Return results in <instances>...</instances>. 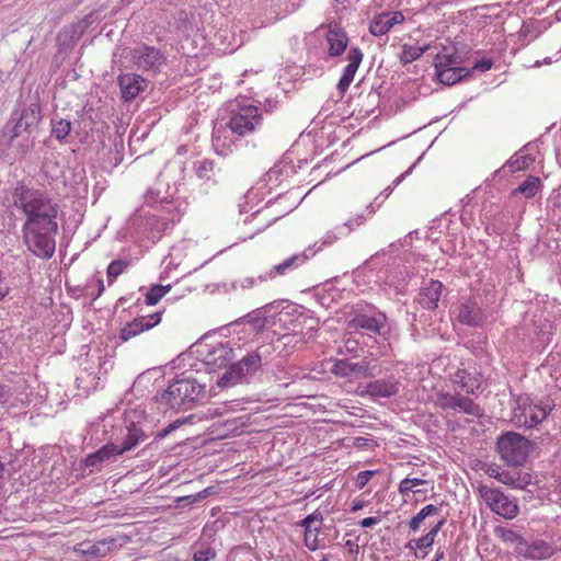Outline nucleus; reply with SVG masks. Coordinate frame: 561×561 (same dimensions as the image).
Segmentation results:
<instances>
[{
  "label": "nucleus",
  "mask_w": 561,
  "mask_h": 561,
  "mask_svg": "<svg viewBox=\"0 0 561 561\" xmlns=\"http://www.w3.org/2000/svg\"><path fill=\"white\" fill-rule=\"evenodd\" d=\"M9 202L24 217L22 237L27 250L37 257L50 259L58 231V203L47 191L24 181H18L10 190Z\"/></svg>",
  "instance_id": "nucleus-1"
},
{
  "label": "nucleus",
  "mask_w": 561,
  "mask_h": 561,
  "mask_svg": "<svg viewBox=\"0 0 561 561\" xmlns=\"http://www.w3.org/2000/svg\"><path fill=\"white\" fill-rule=\"evenodd\" d=\"M206 398V386L193 378L175 379L154 396L162 411H188Z\"/></svg>",
  "instance_id": "nucleus-2"
},
{
  "label": "nucleus",
  "mask_w": 561,
  "mask_h": 561,
  "mask_svg": "<svg viewBox=\"0 0 561 561\" xmlns=\"http://www.w3.org/2000/svg\"><path fill=\"white\" fill-rule=\"evenodd\" d=\"M271 355L270 345H261L254 351L249 352L237 363H233L217 380L220 389L232 388L238 385H245L262 371L263 362Z\"/></svg>",
  "instance_id": "nucleus-3"
},
{
  "label": "nucleus",
  "mask_w": 561,
  "mask_h": 561,
  "mask_svg": "<svg viewBox=\"0 0 561 561\" xmlns=\"http://www.w3.org/2000/svg\"><path fill=\"white\" fill-rule=\"evenodd\" d=\"M271 355L270 345H261L254 351L249 352L237 363H233L217 380L220 389L232 388L238 385H245L262 371L263 362Z\"/></svg>",
  "instance_id": "nucleus-4"
},
{
  "label": "nucleus",
  "mask_w": 561,
  "mask_h": 561,
  "mask_svg": "<svg viewBox=\"0 0 561 561\" xmlns=\"http://www.w3.org/2000/svg\"><path fill=\"white\" fill-rule=\"evenodd\" d=\"M496 448L508 466L520 467L528 458L531 443L518 433L507 432L497 438Z\"/></svg>",
  "instance_id": "nucleus-5"
},
{
  "label": "nucleus",
  "mask_w": 561,
  "mask_h": 561,
  "mask_svg": "<svg viewBox=\"0 0 561 561\" xmlns=\"http://www.w3.org/2000/svg\"><path fill=\"white\" fill-rule=\"evenodd\" d=\"M261 125L262 115L260 110L254 105H247L231 114L229 121L226 123V128H228L232 135L242 137L254 131Z\"/></svg>",
  "instance_id": "nucleus-6"
},
{
  "label": "nucleus",
  "mask_w": 561,
  "mask_h": 561,
  "mask_svg": "<svg viewBox=\"0 0 561 561\" xmlns=\"http://www.w3.org/2000/svg\"><path fill=\"white\" fill-rule=\"evenodd\" d=\"M41 119L42 112L38 103H31L23 107L16 119L11 117L7 123V127L12 124L9 136L10 145H12L13 140L22 136L24 133L32 134L37 128Z\"/></svg>",
  "instance_id": "nucleus-7"
},
{
  "label": "nucleus",
  "mask_w": 561,
  "mask_h": 561,
  "mask_svg": "<svg viewBox=\"0 0 561 561\" xmlns=\"http://www.w3.org/2000/svg\"><path fill=\"white\" fill-rule=\"evenodd\" d=\"M551 410V407L545 408L527 402L518 403L514 409L512 421L519 427L531 428L541 423Z\"/></svg>",
  "instance_id": "nucleus-8"
},
{
  "label": "nucleus",
  "mask_w": 561,
  "mask_h": 561,
  "mask_svg": "<svg viewBox=\"0 0 561 561\" xmlns=\"http://www.w3.org/2000/svg\"><path fill=\"white\" fill-rule=\"evenodd\" d=\"M201 351L204 364L210 369L227 367L234 358V353L229 343L218 342L214 345L206 344Z\"/></svg>",
  "instance_id": "nucleus-9"
},
{
  "label": "nucleus",
  "mask_w": 561,
  "mask_h": 561,
  "mask_svg": "<svg viewBox=\"0 0 561 561\" xmlns=\"http://www.w3.org/2000/svg\"><path fill=\"white\" fill-rule=\"evenodd\" d=\"M488 506L497 515L512 519L518 514L517 500L506 493H481Z\"/></svg>",
  "instance_id": "nucleus-10"
},
{
  "label": "nucleus",
  "mask_w": 561,
  "mask_h": 561,
  "mask_svg": "<svg viewBox=\"0 0 561 561\" xmlns=\"http://www.w3.org/2000/svg\"><path fill=\"white\" fill-rule=\"evenodd\" d=\"M332 371L343 378L360 379L375 377L374 369L369 367V363L365 359L353 362L348 358L337 360Z\"/></svg>",
  "instance_id": "nucleus-11"
},
{
  "label": "nucleus",
  "mask_w": 561,
  "mask_h": 561,
  "mask_svg": "<svg viewBox=\"0 0 561 561\" xmlns=\"http://www.w3.org/2000/svg\"><path fill=\"white\" fill-rule=\"evenodd\" d=\"M131 56L136 66L147 71H157L165 61L159 49L148 45L134 48Z\"/></svg>",
  "instance_id": "nucleus-12"
},
{
  "label": "nucleus",
  "mask_w": 561,
  "mask_h": 561,
  "mask_svg": "<svg viewBox=\"0 0 561 561\" xmlns=\"http://www.w3.org/2000/svg\"><path fill=\"white\" fill-rule=\"evenodd\" d=\"M439 407L444 410H460L466 414L479 416L480 407L471 399L460 394H451L448 392H440L437 397Z\"/></svg>",
  "instance_id": "nucleus-13"
},
{
  "label": "nucleus",
  "mask_w": 561,
  "mask_h": 561,
  "mask_svg": "<svg viewBox=\"0 0 561 561\" xmlns=\"http://www.w3.org/2000/svg\"><path fill=\"white\" fill-rule=\"evenodd\" d=\"M117 83L121 89L122 99L125 102L135 100L148 87V81L136 73L119 75Z\"/></svg>",
  "instance_id": "nucleus-14"
},
{
  "label": "nucleus",
  "mask_w": 561,
  "mask_h": 561,
  "mask_svg": "<svg viewBox=\"0 0 561 561\" xmlns=\"http://www.w3.org/2000/svg\"><path fill=\"white\" fill-rule=\"evenodd\" d=\"M348 327L352 329H363L375 334H380L386 327V316L381 312L369 316L362 311H357L350 321Z\"/></svg>",
  "instance_id": "nucleus-15"
},
{
  "label": "nucleus",
  "mask_w": 561,
  "mask_h": 561,
  "mask_svg": "<svg viewBox=\"0 0 561 561\" xmlns=\"http://www.w3.org/2000/svg\"><path fill=\"white\" fill-rule=\"evenodd\" d=\"M348 65L337 83V90L343 95L354 80L355 73L363 60V53L358 47H352L347 54Z\"/></svg>",
  "instance_id": "nucleus-16"
},
{
  "label": "nucleus",
  "mask_w": 561,
  "mask_h": 561,
  "mask_svg": "<svg viewBox=\"0 0 561 561\" xmlns=\"http://www.w3.org/2000/svg\"><path fill=\"white\" fill-rule=\"evenodd\" d=\"M399 381L394 377H390L366 383L363 392L371 397L391 398L399 393Z\"/></svg>",
  "instance_id": "nucleus-17"
},
{
  "label": "nucleus",
  "mask_w": 561,
  "mask_h": 561,
  "mask_svg": "<svg viewBox=\"0 0 561 561\" xmlns=\"http://www.w3.org/2000/svg\"><path fill=\"white\" fill-rule=\"evenodd\" d=\"M149 439V435L140 427L139 425L131 423L127 427V433L125 437L123 438V442L121 445L116 444V450L118 456L129 451L140 444L147 442Z\"/></svg>",
  "instance_id": "nucleus-18"
},
{
  "label": "nucleus",
  "mask_w": 561,
  "mask_h": 561,
  "mask_svg": "<svg viewBox=\"0 0 561 561\" xmlns=\"http://www.w3.org/2000/svg\"><path fill=\"white\" fill-rule=\"evenodd\" d=\"M327 41L329 43V55L332 57L342 55L348 44L346 33L336 23L329 24Z\"/></svg>",
  "instance_id": "nucleus-19"
},
{
  "label": "nucleus",
  "mask_w": 561,
  "mask_h": 561,
  "mask_svg": "<svg viewBox=\"0 0 561 561\" xmlns=\"http://www.w3.org/2000/svg\"><path fill=\"white\" fill-rule=\"evenodd\" d=\"M118 456L116 450V444L108 443L101 447L95 453L89 454L84 460L83 465L85 468H91V472L94 468H100L103 463H110Z\"/></svg>",
  "instance_id": "nucleus-20"
},
{
  "label": "nucleus",
  "mask_w": 561,
  "mask_h": 561,
  "mask_svg": "<svg viewBox=\"0 0 561 561\" xmlns=\"http://www.w3.org/2000/svg\"><path fill=\"white\" fill-rule=\"evenodd\" d=\"M443 284L438 280H430L419 293L417 301L424 308L433 310L437 307L442 295Z\"/></svg>",
  "instance_id": "nucleus-21"
},
{
  "label": "nucleus",
  "mask_w": 561,
  "mask_h": 561,
  "mask_svg": "<svg viewBox=\"0 0 561 561\" xmlns=\"http://www.w3.org/2000/svg\"><path fill=\"white\" fill-rule=\"evenodd\" d=\"M307 260H308V256L305 253L291 255L290 257L286 259L284 262L279 263L277 265H274L266 274L260 275L257 277V279L261 282H264L267 278L275 277L276 275H285L286 273L298 268Z\"/></svg>",
  "instance_id": "nucleus-22"
},
{
  "label": "nucleus",
  "mask_w": 561,
  "mask_h": 561,
  "mask_svg": "<svg viewBox=\"0 0 561 561\" xmlns=\"http://www.w3.org/2000/svg\"><path fill=\"white\" fill-rule=\"evenodd\" d=\"M404 16L401 12L383 13L374 19L369 25V31L375 36L386 34L392 26L403 22Z\"/></svg>",
  "instance_id": "nucleus-23"
},
{
  "label": "nucleus",
  "mask_w": 561,
  "mask_h": 561,
  "mask_svg": "<svg viewBox=\"0 0 561 561\" xmlns=\"http://www.w3.org/2000/svg\"><path fill=\"white\" fill-rule=\"evenodd\" d=\"M321 522V516L316 514H310L302 520V526L305 527V545L311 551L319 548L318 534Z\"/></svg>",
  "instance_id": "nucleus-24"
},
{
  "label": "nucleus",
  "mask_w": 561,
  "mask_h": 561,
  "mask_svg": "<svg viewBox=\"0 0 561 561\" xmlns=\"http://www.w3.org/2000/svg\"><path fill=\"white\" fill-rule=\"evenodd\" d=\"M458 320L462 324L478 327L484 320L482 309L474 301H467L459 307Z\"/></svg>",
  "instance_id": "nucleus-25"
},
{
  "label": "nucleus",
  "mask_w": 561,
  "mask_h": 561,
  "mask_svg": "<svg viewBox=\"0 0 561 561\" xmlns=\"http://www.w3.org/2000/svg\"><path fill=\"white\" fill-rule=\"evenodd\" d=\"M542 181L536 175H528L527 179L520 183L513 192L512 195H523L525 198H533L542 190Z\"/></svg>",
  "instance_id": "nucleus-26"
},
{
  "label": "nucleus",
  "mask_w": 561,
  "mask_h": 561,
  "mask_svg": "<svg viewBox=\"0 0 561 561\" xmlns=\"http://www.w3.org/2000/svg\"><path fill=\"white\" fill-rule=\"evenodd\" d=\"M554 554V549L547 541L536 539L530 542L528 560L541 561L551 558Z\"/></svg>",
  "instance_id": "nucleus-27"
},
{
  "label": "nucleus",
  "mask_w": 561,
  "mask_h": 561,
  "mask_svg": "<svg viewBox=\"0 0 561 561\" xmlns=\"http://www.w3.org/2000/svg\"><path fill=\"white\" fill-rule=\"evenodd\" d=\"M151 324L146 323L145 317L135 318L131 322H128L121 329L119 339L124 342L130 340L131 337L140 334L144 331L150 330Z\"/></svg>",
  "instance_id": "nucleus-28"
},
{
  "label": "nucleus",
  "mask_w": 561,
  "mask_h": 561,
  "mask_svg": "<svg viewBox=\"0 0 561 561\" xmlns=\"http://www.w3.org/2000/svg\"><path fill=\"white\" fill-rule=\"evenodd\" d=\"M437 78L439 82L446 85H453L467 76H469V71L466 68L453 67L436 70Z\"/></svg>",
  "instance_id": "nucleus-29"
},
{
  "label": "nucleus",
  "mask_w": 561,
  "mask_h": 561,
  "mask_svg": "<svg viewBox=\"0 0 561 561\" xmlns=\"http://www.w3.org/2000/svg\"><path fill=\"white\" fill-rule=\"evenodd\" d=\"M444 520H439L433 526V528L423 537L419 539H412L408 542L407 548L410 550H423L433 546L435 538L440 530Z\"/></svg>",
  "instance_id": "nucleus-30"
},
{
  "label": "nucleus",
  "mask_w": 561,
  "mask_h": 561,
  "mask_svg": "<svg viewBox=\"0 0 561 561\" xmlns=\"http://www.w3.org/2000/svg\"><path fill=\"white\" fill-rule=\"evenodd\" d=\"M114 539H105L94 543H80L81 551L93 558L104 557L114 545Z\"/></svg>",
  "instance_id": "nucleus-31"
},
{
  "label": "nucleus",
  "mask_w": 561,
  "mask_h": 561,
  "mask_svg": "<svg viewBox=\"0 0 561 561\" xmlns=\"http://www.w3.org/2000/svg\"><path fill=\"white\" fill-rule=\"evenodd\" d=\"M71 128L72 125L70 121L64 118L51 119V136L60 142H68V137L71 131Z\"/></svg>",
  "instance_id": "nucleus-32"
},
{
  "label": "nucleus",
  "mask_w": 561,
  "mask_h": 561,
  "mask_svg": "<svg viewBox=\"0 0 561 561\" xmlns=\"http://www.w3.org/2000/svg\"><path fill=\"white\" fill-rule=\"evenodd\" d=\"M195 174L202 179L209 181L216 175L215 162L209 159H203L194 162Z\"/></svg>",
  "instance_id": "nucleus-33"
},
{
  "label": "nucleus",
  "mask_w": 561,
  "mask_h": 561,
  "mask_svg": "<svg viewBox=\"0 0 561 561\" xmlns=\"http://www.w3.org/2000/svg\"><path fill=\"white\" fill-rule=\"evenodd\" d=\"M427 49H428V45H426L424 47L403 45L400 60L403 64H410V62L419 59Z\"/></svg>",
  "instance_id": "nucleus-34"
},
{
  "label": "nucleus",
  "mask_w": 561,
  "mask_h": 561,
  "mask_svg": "<svg viewBox=\"0 0 561 561\" xmlns=\"http://www.w3.org/2000/svg\"><path fill=\"white\" fill-rule=\"evenodd\" d=\"M494 534L495 536L502 540L503 542L505 543H510V545H515L519 538H520V535L517 534L515 530L513 529H508V528H505V527H496L494 529Z\"/></svg>",
  "instance_id": "nucleus-35"
},
{
  "label": "nucleus",
  "mask_w": 561,
  "mask_h": 561,
  "mask_svg": "<svg viewBox=\"0 0 561 561\" xmlns=\"http://www.w3.org/2000/svg\"><path fill=\"white\" fill-rule=\"evenodd\" d=\"M128 266V262L124 260H115L110 263L107 267L108 283L112 284L117 276H119L124 270Z\"/></svg>",
  "instance_id": "nucleus-36"
},
{
  "label": "nucleus",
  "mask_w": 561,
  "mask_h": 561,
  "mask_svg": "<svg viewBox=\"0 0 561 561\" xmlns=\"http://www.w3.org/2000/svg\"><path fill=\"white\" fill-rule=\"evenodd\" d=\"M217 557L215 548L209 545H202L194 554L193 561H211Z\"/></svg>",
  "instance_id": "nucleus-37"
},
{
  "label": "nucleus",
  "mask_w": 561,
  "mask_h": 561,
  "mask_svg": "<svg viewBox=\"0 0 561 561\" xmlns=\"http://www.w3.org/2000/svg\"><path fill=\"white\" fill-rule=\"evenodd\" d=\"M459 64V57L455 54H446V55H437L435 59V68L445 69L453 68L455 65Z\"/></svg>",
  "instance_id": "nucleus-38"
},
{
  "label": "nucleus",
  "mask_w": 561,
  "mask_h": 561,
  "mask_svg": "<svg viewBox=\"0 0 561 561\" xmlns=\"http://www.w3.org/2000/svg\"><path fill=\"white\" fill-rule=\"evenodd\" d=\"M247 322L250 323L256 331H262L266 327L267 319L261 313L260 309L247 314Z\"/></svg>",
  "instance_id": "nucleus-39"
},
{
  "label": "nucleus",
  "mask_w": 561,
  "mask_h": 561,
  "mask_svg": "<svg viewBox=\"0 0 561 561\" xmlns=\"http://www.w3.org/2000/svg\"><path fill=\"white\" fill-rule=\"evenodd\" d=\"M514 478V489L525 490L531 483V474L518 468Z\"/></svg>",
  "instance_id": "nucleus-40"
},
{
  "label": "nucleus",
  "mask_w": 561,
  "mask_h": 561,
  "mask_svg": "<svg viewBox=\"0 0 561 561\" xmlns=\"http://www.w3.org/2000/svg\"><path fill=\"white\" fill-rule=\"evenodd\" d=\"M163 297V290L153 285L146 295L145 301L148 306L157 305Z\"/></svg>",
  "instance_id": "nucleus-41"
},
{
  "label": "nucleus",
  "mask_w": 561,
  "mask_h": 561,
  "mask_svg": "<svg viewBox=\"0 0 561 561\" xmlns=\"http://www.w3.org/2000/svg\"><path fill=\"white\" fill-rule=\"evenodd\" d=\"M516 469L517 467H512L511 469H507V470H502L501 473H499V481L502 482L503 484H506L508 486H512L513 488V483H514V477L516 474Z\"/></svg>",
  "instance_id": "nucleus-42"
},
{
  "label": "nucleus",
  "mask_w": 561,
  "mask_h": 561,
  "mask_svg": "<svg viewBox=\"0 0 561 561\" xmlns=\"http://www.w3.org/2000/svg\"><path fill=\"white\" fill-rule=\"evenodd\" d=\"M530 542L520 536L519 540L514 545V551L518 557L527 559Z\"/></svg>",
  "instance_id": "nucleus-43"
},
{
  "label": "nucleus",
  "mask_w": 561,
  "mask_h": 561,
  "mask_svg": "<svg viewBox=\"0 0 561 561\" xmlns=\"http://www.w3.org/2000/svg\"><path fill=\"white\" fill-rule=\"evenodd\" d=\"M146 203L150 206L162 203L167 199L165 196H161L159 191H154L153 188H149L145 194Z\"/></svg>",
  "instance_id": "nucleus-44"
},
{
  "label": "nucleus",
  "mask_w": 561,
  "mask_h": 561,
  "mask_svg": "<svg viewBox=\"0 0 561 561\" xmlns=\"http://www.w3.org/2000/svg\"><path fill=\"white\" fill-rule=\"evenodd\" d=\"M375 474L376 471L370 470L359 472L355 480V486L357 489H363Z\"/></svg>",
  "instance_id": "nucleus-45"
},
{
  "label": "nucleus",
  "mask_w": 561,
  "mask_h": 561,
  "mask_svg": "<svg viewBox=\"0 0 561 561\" xmlns=\"http://www.w3.org/2000/svg\"><path fill=\"white\" fill-rule=\"evenodd\" d=\"M94 286L96 287V293L90 291L93 287L91 283L87 284V294L92 297L93 300L98 299L102 293L104 291V284L101 278H98L93 282Z\"/></svg>",
  "instance_id": "nucleus-46"
},
{
  "label": "nucleus",
  "mask_w": 561,
  "mask_h": 561,
  "mask_svg": "<svg viewBox=\"0 0 561 561\" xmlns=\"http://www.w3.org/2000/svg\"><path fill=\"white\" fill-rule=\"evenodd\" d=\"M208 493H197L196 495L190 494L186 496L179 497L176 500L178 507H183L184 505L192 504L196 502L198 499H205Z\"/></svg>",
  "instance_id": "nucleus-47"
},
{
  "label": "nucleus",
  "mask_w": 561,
  "mask_h": 561,
  "mask_svg": "<svg viewBox=\"0 0 561 561\" xmlns=\"http://www.w3.org/2000/svg\"><path fill=\"white\" fill-rule=\"evenodd\" d=\"M426 483L424 480L414 478V479H404L401 481L399 485V491H412L414 486Z\"/></svg>",
  "instance_id": "nucleus-48"
},
{
  "label": "nucleus",
  "mask_w": 561,
  "mask_h": 561,
  "mask_svg": "<svg viewBox=\"0 0 561 561\" xmlns=\"http://www.w3.org/2000/svg\"><path fill=\"white\" fill-rule=\"evenodd\" d=\"M528 158L525 156L518 157L515 160H508L507 164L511 168L512 172L518 171L527 167Z\"/></svg>",
  "instance_id": "nucleus-49"
},
{
  "label": "nucleus",
  "mask_w": 561,
  "mask_h": 561,
  "mask_svg": "<svg viewBox=\"0 0 561 561\" xmlns=\"http://www.w3.org/2000/svg\"><path fill=\"white\" fill-rule=\"evenodd\" d=\"M181 424H183L182 421H180V420L174 421L173 423L169 424L167 427H164L161 431H159L157 433V435H156V438L157 439H161V438L165 437L172 431L176 430Z\"/></svg>",
  "instance_id": "nucleus-50"
},
{
  "label": "nucleus",
  "mask_w": 561,
  "mask_h": 561,
  "mask_svg": "<svg viewBox=\"0 0 561 561\" xmlns=\"http://www.w3.org/2000/svg\"><path fill=\"white\" fill-rule=\"evenodd\" d=\"M12 396L11 388L7 385L0 383V404H7Z\"/></svg>",
  "instance_id": "nucleus-51"
},
{
  "label": "nucleus",
  "mask_w": 561,
  "mask_h": 561,
  "mask_svg": "<svg viewBox=\"0 0 561 561\" xmlns=\"http://www.w3.org/2000/svg\"><path fill=\"white\" fill-rule=\"evenodd\" d=\"M466 375H467V373L462 370V371H458L456 374V377L460 379L459 382H460V387L462 390H465L467 393H473L474 392L473 385H471V386L468 385V382L465 380Z\"/></svg>",
  "instance_id": "nucleus-52"
},
{
  "label": "nucleus",
  "mask_w": 561,
  "mask_h": 561,
  "mask_svg": "<svg viewBox=\"0 0 561 561\" xmlns=\"http://www.w3.org/2000/svg\"><path fill=\"white\" fill-rule=\"evenodd\" d=\"M493 66V62L491 59L482 58L481 60L477 61L472 69H478L481 71L490 70Z\"/></svg>",
  "instance_id": "nucleus-53"
},
{
  "label": "nucleus",
  "mask_w": 561,
  "mask_h": 561,
  "mask_svg": "<svg viewBox=\"0 0 561 561\" xmlns=\"http://www.w3.org/2000/svg\"><path fill=\"white\" fill-rule=\"evenodd\" d=\"M10 287L3 273L0 271V301L9 294Z\"/></svg>",
  "instance_id": "nucleus-54"
},
{
  "label": "nucleus",
  "mask_w": 561,
  "mask_h": 561,
  "mask_svg": "<svg viewBox=\"0 0 561 561\" xmlns=\"http://www.w3.org/2000/svg\"><path fill=\"white\" fill-rule=\"evenodd\" d=\"M161 314H162L161 312H156V313H152V314H149V316L145 317L146 318V323L147 324H151V329H152L153 327H156L157 324L160 323Z\"/></svg>",
  "instance_id": "nucleus-55"
},
{
  "label": "nucleus",
  "mask_w": 561,
  "mask_h": 561,
  "mask_svg": "<svg viewBox=\"0 0 561 561\" xmlns=\"http://www.w3.org/2000/svg\"><path fill=\"white\" fill-rule=\"evenodd\" d=\"M436 513H437V507H436L435 505H433V504L426 505L425 507H423V508L419 512V514H420L422 517H424V518H426V517H428V516H431V515H434V514H436Z\"/></svg>",
  "instance_id": "nucleus-56"
},
{
  "label": "nucleus",
  "mask_w": 561,
  "mask_h": 561,
  "mask_svg": "<svg viewBox=\"0 0 561 561\" xmlns=\"http://www.w3.org/2000/svg\"><path fill=\"white\" fill-rule=\"evenodd\" d=\"M411 169H412V168H410L408 171H405L404 173H402L401 175H399V176L393 181L392 185H390V186H388V187L386 188V192H388V194H387V195H389V194L392 192L393 187L398 186V185H399V184H400V183L405 179V176L410 173Z\"/></svg>",
  "instance_id": "nucleus-57"
},
{
  "label": "nucleus",
  "mask_w": 561,
  "mask_h": 561,
  "mask_svg": "<svg viewBox=\"0 0 561 561\" xmlns=\"http://www.w3.org/2000/svg\"><path fill=\"white\" fill-rule=\"evenodd\" d=\"M425 518L422 517L419 513L411 519L410 522V528L413 530V531H416L420 529L421 527V524L422 522L424 520Z\"/></svg>",
  "instance_id": "nucleus-58"
},
{
  "label": "nucleus",
  "mask_w": 561,
  "mask_h": 561,
  "mask_svg": "<svg viewBox=\"0 0 561 561\" xmlns=\"http://www.w3.org/2000/svg\"><path fill=\"white\" fill-rule=\"evenodd\" d=\"M256 279L254 277H245L244 279L240 280V287L243 289L251 288L255 285Z\"/></svg>",
  "instance_id": "nucleus-59"
},
{
  "label": "nucleus",
  "mask_w": 561,
  "mask_h": 561,
  "mask_svg": "<svg viewBox=\"0 0 561 561\" xmlns=\"http://www.w3.org/2000/svg\"><path fill=\"white\" fill-rule=\"evenodd\" d=\"M379 522V518L377 517H366L360 520L362 527H371L373 525H376Z\"/></svg>",
  "instance_id": "nucleus-60"
},
{
  "label": "nucleus",
  "mask_w": 561,
  "mask_h": 561,
  "mask_svg": "<svg viewBox=\"0 0 561 561\" xmlns=\"http://www.w3.org/2000/svg\"><path fill=\"white\" fill-rule=\"evenodd\" d=\"M220 137H221V124L215 125L214 131H213L214 141L218 144V141L220 140Z\"/></svg>",
  "instance_id": "nucleus-61"
},
{
  "label": "nucleus",
  "mask_w": 561,
  "mask_h": 561,
  "mask_svg": "<svg viewBox=\"0 0 561 561\" xmlns=\"http://www.w3.org/2000/svg\"><path fill=\"white\" fill-rule=\"evenodd\" d=\"M7 473L8 470L5 468V465L0 461V489L3 488L2 481L4 480Z\"/></svg>",
  "instance_id": "nucleus-62"
},
{
  "label": "nucleus",
  "mask_w": 561,
  "mask_h": 561,
  "mask_svg": "<svg viewBox=\"0 0 561 561\" xmlns=\"http://www.w3.org/2000/svg\"><path fill=\"white\" fill-rule=\"evenodd\" d=\"M488 473L490 477L499 479V473H501V470L499 468H490Z\"/></svg>",
  "instance_id": "nucleus-63"
},
{
  "label": "nucleus",
  "mask_w": 561,
  "mask_h": 561,
  "mask_svg": "<svg viewBox=\"0 0 561 561\" xmlns=\"http://www.w3.org/2000/svg\"><path fill=\"white\" fill-rule=\"evenodd\" d=\"M364 506V503L363 502H354L353 503V506H352V511L353 512H357L359 511L360 508H363Z\"/></svg>",
  "instance_id": "nucleus-64"
}]
</instances>
